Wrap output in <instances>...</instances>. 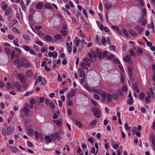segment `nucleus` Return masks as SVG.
I'll use <instances>...</instances> for the list:
<instances>
[{"instance_id": "49530a36", "label": "nucleus", "mask_w": 155, "mask_h": 155, "mask_svg": "<svg viewBox=\"0 0 155 155\" xmlns=\"http://www.w3.org/2000/svg\"><path fill=\"white\" fill-rule=\"evenodd\" d=\"M33 90H32L31 91H27L25 94V96H29L33 93Z\"/></svg>"}, {"instance_id": "13d9d810", "label": "nucleus", "mask_w": 155, "mask_h": 155, "mask_svg": "<svg viewBox=\"0 0 155 155\" xmlns=\"http://www.w3.org/2000/svg\"><path fill=\"white\" fill-rule=\"evenodd\" d=\"M68 115L71 116L72 115V111L70 108H69L68 110Z\"/></svg>"}, {"instance_id": "412c9836", "label": "nucleus", "mask_w": 155, "mask_h": 155, "mask_svg": "<svg viewBox=\"0 0 155 155\" xmlns=\"http://www.w3.org/2000/svg\"><path fill=\"white\" fill-rule=\"evenodd\" d=\"M66 45L67 48L68 49V52L69 53H70L72 50V48L71 47H70V46L69 45V44L67 42L66 43Z\"/></svg>"}, {"instance_id": "b1692460", "label": "nucleus", "mask_w": 155, "mask_h": 155, "mask_svg": "<svg viewBox=\"0 0 155 155\" xmlns=\"http://www.w3.org/2000/svg\"><path fill=\"white\" fill-rule=\"evenodd\" d=\"M105 7L107 9H109L112 7V4L110 3L106 4H105Z\"/></svg>"}, {"instance_id": "6e6d98bb", "label": "nucleus", "mask_w": 155, "mask_h": 155, "mask_svg": "<svg viewBox=\"0 0 155 155\" xmlns=\"http://www.w3.org/2000/svg\"><path fill=\"white\" fill-rule=\"evenodd\" d=\"M23 38L26 40H28L29 39V38L28 36L26 35H23Z\"/></svg>"}, {"instance_id": "cd10ccee", "label": "nucleus", "mask_w": 155, "mask_h": 155, "mask_svg": "<svg viewBox=\"0 0 155 155\" xmlns=\"http://www.w3.org/2000/svg\"><path fill=\"white\" fill-rule=\"evenodd\" d=\"M18 42V38H16L13 41V43L16 46H19Z\"/></svg>"}, {"instance_id": "5701e85b", "label": "nucleus", "mask_w": 155, "mask_h": 155, "mask_svg": "<svg viewBox=\"0 0 155 155\" xmlns=\"http://www.w3.org/2000/svg\"><path fill=\"white\" fill-rule=\"evenodd\" d=\"M45 39L47 41H51L52 40V38L49 35H46L45 37Z\"/></svg>"}, {"instance_id": "79ce46f5", "label": "nucleus", "mask_w": 155, "mask_h": 155, "mask_svg": "<svg viewBox=\"0 0 155 155\" xmlns=\"http://www.w3.org/2000/svg\"><path fill=\"white\" fill-rule=\"evenodd\" d=\"M132 130V134L133 135H135L136 134V133L137 132V129L136 127H133Z\"/></svg>"}, {"instance_id": "ea45409f", "label": "nucleus", "mask_w": 155, "mask_h": 155, "mask_svg": "<svg viewBox=\"0 0 155 155\" xmlns=\"http://www.w3.org/2000/svg\"><path fill=\"white\" fill-rule=\"evenodd\" d=\"M113 62L117 64H120V61L117 59H114L113 60Z\"/></svg>"}, {"instance_id": "0eeeda50", "label": "nucleus", "mask_w": 155, "mask_h": 155, "mask_svg": "<svg viewBox=\"0 0 155 155\" xmlns=\"http://www.w3.org/2000/svg\"><path fill=\"white\" fill-rule=\"evenodd\" d=\"M76 93V91H72L71 93H69L67 94V97L68 99H69L71 98L72 97L75 95Z\"/></svg>"}, {"instance_id": "603ef678", "label": "nucleus", "mask_w": 155, "mask_h": 155, "mask_svg": "<svg viewBox=\"0 0 155 155\" xmlns=\"http://www.w3.org/2000/svg\"><path fill=\"white\" fill-rule=\"evenodd\" d=\"M129 54L131 56H133L134 55V53L132 49H131L129 51Z\"/></svg>"}, {"instance_id": "6e6552de", "label": "nucleus", "mask_w": 155, "mask_h": 155, "mask_svg": "<svg viewBox=\"0 0 155 155\" xmlns=\"http://www.w3.org/2000/svg\"><path fill=\"white\" fill-rule=\"evenodd\" d=\"M14 85L15 87L19 91H21V87L19 82H15L14 83Z\"/></svg>"}, {"instance_id": "7ed1b4c3", "label": "nucleus", "mask_w": 155, "mask_h": 155, "mask_svg": "<svg viewBox=\"0 0 155 155\" xmlns=\"http://www.w3.org/2000/svg\"><path fill=\"white\" fill-rule=\"evenodd\" d=\"M63 134L62 131L56 132L54 134H51V135L53 140H55L57 139L60 140L61 138V135Z\"/></svg>"}, {"instance_id": "774afa93", "label": "nucleus", "mask_w": 155, "mask_h": 155, "mask_svg": "<svg viewBox=\"0 0 155 155\" xmlns=\"http://www.w3.org/2000/svg\"><path fill=\"white\" fill-rule=\"evenodd\" d=\"M36 43L40 46H43V43L41 41H37Z\"/></svg>"}, {"instance_id": "09e8293b", "label": "nucleus", "mask_w": 155, "mask_h": 155, "mask_svg": "<svg viewBox=\"0 0 155 155\" xmlns=\"http://www.w3.org/2000/svg\"><path fill=\"white\" fill-rule=\"evenodd\" d=\"M34 48L35 50L37 51L38 52L39 51V48L37 45H34Z\"/></svg>"}, {"instance_id": "c9c22d12", "label": "nucleus", "mask_w": 155, "mask_h": 155, "mask_svg": "<svg viewBox=\"0 0 155 155\" xmlns=\"http://www.w3.org/2000/svg\"><path fill=\"white\" fill-rule=\"evenodd\" d=\"M115 48H116V46H115L114 45H110L109 48V49L110 50H111V51L112 50L113 51L115 50Z\"/></svg>"}, {"instance_id": "a18cd8bd", "label": "nucleus", "mask_w": 155, "mask_h": 155, "mask_svg": "<svg viewBox=\"0 0 155 155\" xmlns=\"http://www.w3.org/2000/svg\"><path fill=\"white\" fill-rule=\"evenodd\" d=\"M122 89L123 91L124 92H126L127 91V87L126 86H124L122 87Z\"/></svg>"}, {"instance_id": "f8f14e48", "label": "nucleus", "mask_w": 155, "mask_h": 155, "mask_svg": "<svg viewBox=\"0 0 155 155\" xmlns=\"http://www.w3.org/2000/svg\"><path fill=\"white\" fill-rule=\"evenodd\" d=\"M45 139L48 142L51 143L52 140V138L49 135L46 136L45 137Z\"/></svg>"}, {"instance_id": "9b49d317", "label": "nucleus", "mask_w": 155, "mask_h": 155, "mask_svg": "<svg viewBox=\"0 0 155 155\" xmlns=\"http://www.w3.org/2000/svg\"><path fill=\"white\" fill-rule=\"evenodd\" d=\"M44 4L41 2H39L36 4L35 6L37 9H41L43 7Z\"/></svg>"}, {"instance_id": "4468645a", "label": "nucleus", "mask_w": 155, "mask_h": 155, "mask_svg": "<svg viewBox=\"0 0 155 155\" xmlns=\"http://www.w3.org/2000/svg\"><path fill=\"white\" fill-rule=\"evenodd\" d=\"M44 6L45 8L48 9H52L53 8V7L51 6V4L48 3H45Z\"/></svg>"}, {"instance_id": "423d86ee", "label": "nucleus", "mask_w": 155, "mask_h": 155, "mask_svg": "<svg viewBox=\"0 0 155 155\" xmlns=\"http://www.w3.org/2000/svg\"><path fill=\"white\" fill-rule=\"evenodd\" d=\"M23 111L26 116L29 115V113L30 112V109L26 107H24L22 110H20V112Z\"/></svg>"}, {"instance_id": "1a4fd4ad", "label": "nucleus", "mask_w": 155, "mask_h": 155, "mask_svg": "<svg viewBox=\"0 0 155 155\" xmlns=\"http://www.w3.org/2000/svg\"><path fill=\"white\" fill-rule=\"evenodd\" d=\"M127 69L128 71V74L132 78L133 77V68H131L130 67H128L127 68Z\"/></svg>"}, {"instance_id": "37998d69", "label": "nucleus", "mask_w": 155, "mask_h": 155, "mask_svg": "<svg viewBox=\"0 0 155 155\" xmlns=\"http://www.w3.org/2000/svg\"><path fill=\"white\" fill-rule=\"evenodd\" d=\"M5 86V84L3 83L2 80H0V88H2Z\"/></svg>"}, {"instance_id": "8fccbe9b", "label": "nucleus", "mask_w": 155, "mask_h": 155, "mask_svg": "<svg viewBox=\"0 0 155 155\" xmlns=\"http://www.w3.org/2000/svg\"><path fill=\"white\" fill-rule=\"evenodd\" d=\"M38 34L40 36H43L44 35V33L42 31H39L38 32Z\"/></svg>"}, {"instance_id": "0e129e2a", "label": "nucleus", "mask_w": 155, "mask_h": 155, "mask_svg": "<svg viewBox=\"0 0 155 155\" xmlns=\"http://www.w3.org/2000/svg\"><path fill=\"white\" fill-rule=\"evenodd\" d=\"M62 9L64 12H67L68 14L69 15H71V13L69 12L68 11V10L66 9L65 8H62Z\"/></svg>"}, {"instance_id": "5fc2aeb1", "label": "nucleus", "mask_w": 155, "mask_h": 155, "mask_svg": "<svg viewBox=\"0 0 155 155\" xmlns=\"http://www.w3.org/2000/svg\"><path fill=\"white\" fill-rule=\"evenodd\" d=\"M111 27L113 29L117 31L119 29L118 27L116 26L112 25L111 26Z\"/></svg>"}, {"instance_id": "052dcab7", "label": "nucleus", "mask_w": 155, "mask_h": 155, "mask_svg": "<svg viewBox=\"0 0 155 155\" xmlns=\"http://www.w3.org/2000/svg\"><path fill=\"white\" fill-rule=\"evenodd\" d=\"M151 141L153 146H155V137H153L152 138Z\"/></svg>"}, {"instance_id": "f3484780", "label": "nucleus", "mask_w": 155, "mask_h": 155, "mask_svg": "<svg viewBox=\"0 0 155 155\" xmlns=\"http://www.w3.org/2000/svg\"><path fill=\"white\" fill-rule=\"evenodd\" d=\"M75 123L76 125L78 126L79 127L81 128L82 127V124L81 122L80 121H78L76 119L75 120Z\"/></svg>"}, {"instance_id": "de8ad7c7", "label": "nucleus", "mask_w": 155, "mask_h": 155, "mask_svg": "<svg viewBox=\"0 0 155 155\" xmlns=\"http://www.w3.org/2000/svg\"><path fill=\"white\" fill-rule=\"evenodd\" d=\"M11 9H7L5 12V14L7 15H8L11 12Z\"/></svg>"}, {"instance_id": "473e14b6", "label": "nucleus", "mask_w": 155, "mask_h": 155, "mask_svg": "<svg viewBox=\"0 0 155 155\" xmlns=\"http://www.w3.org/2000/svg\"><path fill=\"white\" fill-rule=\"evenodd\" d=\"M61 38V35L60 34H57L54 36V38L56 39H59Z\"/></svg>"}, {"instance_id": "2eb2a0df", "label": "nucleus", "mask_w": 155, "mask_h": 155, "mask_svg": "<svg viewBox=\"0 0 155 155\" xmlns=\"http://www.w3.org/2000/svg\"><path fill=\"white\" fill-rule=\"evenodd\" d=\"M133 89L135 90L136 92L139 93L140 92L139 88L137 87L136 84H134L132 86Z\"/></svg>"}, {"instance_id": "4c0bfd02", "label": "nucleus", "mask_w": 155, "mask_h": 155, "mask_svg": "<svg viewBox=\"0 0 155 155\" xmlns=\"http://www.w3.org/2000/svg\"><path fill=\"white\" fill-rule=\"evenodd\" d=\"M53 122L56 123V124L58 126L60 127L61 125V123L60 121L55 120H53Z\"/></svg>"}, {"instance_id": "f704fd0d", "label": "nucleus", "mask_w": 155, "mask_h": 155, "mask_svg": "<svg viewBox=\"0 0 155 155\" xmlns=\"http://www.w3.org/2000/svg\"><path fill=\"white\" fill-rule=\"evenodd\" d=\"M29 52L32 55H36L37 54V53L32 49H30Z\"/></svg>"}, {"instance_id": "20e7f679", "label": "nucleus", "mask_w": 155, "mask_h": 155, "mask_svg": "<svg viewBox=\"0 0 155 155\" xmlns=\"http://www.w3.org/2000/svg\"><path fill=\"white\" fill-rule=\"evenodd\" d=\"M92 112H93L94 114V116L99 118L100 116V110L98 108L93 107L91 109Z\"/></svg>"}, {"instance_id": "3c124183", "label": "nucleus", "mask_w": 155, "mask_h": 155, "mask_svg": "<svg viewBox=\"0 0 155 155\" xmlns=\"http://www.w3.org/2000/svg\"><path fill=\"white\" fill-rule=\"evenodd\" d=\"M12 30L14 32H16L18 34H20V33L19 31L15 28H14L12 29Z\"/></svg>"}, {"instance_id": "39448f33", "label": "nucleus", "mask_w": 155, "mask_h": 155, "mask_svg": "<svg viewBox=\"0 0 155 155\" xmlns=\"http://www.w3.org/2000/svg\"><path fill=\"white\" fill-rule=\"evenodd\" d=\"M20 81L22 83H25L26 82V77L22 74H20L18 75Z\"/></svg>"}, {"instance_id": "72a5a7b5", "label": "nucleus", "mask_w": 155, "mask_h": 155, "mask_svg": "<svg viewBox=\"0 0 155 155\" xmlns=\"http://www.w3.org/2000/svg\"><path fill=\"white\" fill-rule=\"evenodd\" d=\"M40 134H39L37 131H36L34 133V135L35 137L37 139H38L39 137Z\"/></svg>"}, {"instance_id": "6ab92c4d", "label": "nucleus", "mask_w": 155, "mask_h": 155, "mask_svg": "<svg viewBox=\"0 0 155 155\" xmlns=\"http://www.w3.org/2000/svg\"><path fill=\"white\" fill-rule=\"evenodd\" d=\"M134 100L132 97H130L127 99V103L129 104H132L133 103Z\"/></svg>"}, {"instance_id": "c756f323", "label": "nucleus", "mask_w": 155, "mask_h": 155, "mask_svg": "<svg viewBox=\"0 0 155 155\" xmlns=\"http://www.w3.org/2000/svg\"><path fill=\"white\" fill-rule=\"evenodd\" d=\"M49 105L50 107L52 109H54L55 108V105L52 102H49Z\"/></svg>"}, {"instance_id": "aec40b11", "label": "nucleus", "mask_w": 155, "mask_h": 155, "mask_svg": "<svg viewBox=\"0 0 155 155\" xmlns=\"http://www.w3.org/2000/svg\"><path fill=\"white\" fill-rule=\"evenodd\" d=\"M80 71L79 75L81 78H83L85 74V71L83 70H81L80 69H79Z\"/></svg>"}, {"instance_id": "69168bd1", "label": "nucleus", "mask_w": 155, "mask_h": 155, "mask_svg": "<svg viewBox=\"0 0 155 155\" xmlns=\"http://www.w3.org/2000/svg\"><path fill=\"white\" fill-rule=\"evenodd\" d=\"M22 86L23 88L25 90L27 89L29 87L28 85L27 84H24Z\"/></svg>"}, {"instance_id": "f03ea898", "label": "nucleus", "mask_w": 155, "mask_h": 155, "mask_svg": "<svg viewBox=\"0 0 155 155\" xmlns=\"http://www.w3.org/2000/svg\"><path fill=\"white\" fill-rule=\"evenodd\" d=\"M102 100L103 102L105 100L106 98L107 101L110 102L112 101V97L109 93H106L104 91H103L101 93Z\"/></svg>"}, {"instance_id": "864d4df0", "label": "nucleus", "mask_w": 155, "mask_h": 155, "mask_svg": "<svg viewBox=\"0 0 155 155\" xmlns=\"http://www.w3.org/2000/svg\"><path fill=\"white\" fill-rule=\"evenodd\" d=\"M27 146L29 147H31L32 146V143L30 141H27Z\"/></svg>"}, {"instance_id": "a211bd4d", "label": "nucleus", "mask_w": 155, "mask_h": 155, "mask_svg": "<svg viewBox=\"0 0 155 155\" xmlns=\"http://www.w3.org/2000/svg\"><path fill=\"white\" fill-rule=\"evenodd\" d=\"M131 59V57L130 55H127L124 58V60L125 62H128Z\"/></svg>"}, {"instance_id": "ddd939ff", "label": "nucleus", "mask_w": 155, "mask_h": 155, "mask_svg": "<svg viewBox=\"0 0 155 155\" xmlns=\"http://www.w3.org/2000/svg\"><path fill=\"white\" fill-rule=\"evenodd\" d=\"M134 29L137 30H138V33L139 34H140L142 33L143 31V28L140 26H137L134 27Z\"/></svg>"}, {"instance_id": "7c9ffc66", "label": "nucleus", "mask_w": 155, "mask_h": 155, "mask_svg": "<svg viewBox=\"0 0 155 155\" xmlns=\"http://www.w3.org/2000/svg\"><path fill=\"white\" fill-rule=\"evenodd\" d=\"M60 33L64 36H65L67 34V31L65 30H61Z\"/></svg>"}, {"instance_id": "4d7b16f0", "label": "nucleus", "mask_w": 155, "mask_h": 155, "mask_svg": "<svg viewBox=\"0 0 155 155\" xmlns=\"http://www.w3.org/2000/svg\"><path fill=\"white\" fill-rule=\"evenodd\" d=\"M143 52V50L141 48H138L137 49V52L139 53H141Z\"/></svg>"}, {"instance_id": "393cba45", "label": "nucleus", "mask_w": 155, "mask_h": 155, "mask_svg": "<svg viewBox=\"0 0 155 155\" xmlns=\"http://www.w3.org/2000/svg\"><path fill=\"white\" fill-rule=\"evenodd\" d=\"M20 4H21V6L22 9L24 11H25L26 9V8L25 5L24 3V2L23 1L21 2Z\"/></svg>"}, {"instance_id": "dca6fc26", "label": "nucleus", "mask_w": 155, "mask_h": 155, "mask_svg": "<svg viewBox=\"0 0 155 155\" xmlns=\"http://www.w3.org/2000/svg\"><path fill=\"white\" fill-rule=\"evenodd\" d=\"M9 148L11 149L12 152L13 153H17L18 152V150L16 147H14L10 146Z\"/></svg>"}, {"instance_id": "2f4dec72", "label": "nucleus", "mask_w": 155, "mask_h": 155, "mask_svg": "<svg viewBox=\"0 0 155 155\" xmlns=\"http://www.w3.org/2000/svg\"><path fill=\"white\" fill-rule=\"evenodd\" d=\"M97 57L99 58L100 59H101L102 58V57L103 54L102 52L100 51L97 52Z\"/></svg>"}, {"instance_id": "338daca9", "label": "nucleus", "mask_w": 155, "mask_h": 155, "mask_svg": "<svg viewBox=\"0 0 155 155\" xmlns=\"http://www.w3.org/2000/svg\"><path fill=\"white\" fill-rule=\"evenodd\" d=\"M138 2L142 6H143L144 5V4L143 3V0H137Z\"/></svg>"}, {"instance_id": "c85d7f7f", "label": "nucleus", "mask_w": 155, "mask_h": 155, "mask_svg": "<svg viewBox=\"0 0 155 155\" xmlns=\"http://www.w3.org/2000/svg\"><path fill=\"white\" fill-rule=\"evenodd\" d=\"M7 134L8 135H9L11 134L12 131V128L11 127H8L7 128Z\"/></svg>"}, {"instance_id": "58836bf2", "label": "nucleus", "mask_w": 155, "mask_h": 155, "mask_svg": "<svg viewBox=\"0 0 155 155\" xmlns=\"http://www.w3.org/2000/svg\"><path fill=\"white\" fill-rule=\"evenodd\" d=\"M84 87L88 91H91L92 90V89L90 88V87H89L87 84H84Z\"/></svg>"}, {"instance_id": "c03bdc74", "label": "nucleus", "mask_w": 155, "mask_h": 155, "mask_svg": "<svg viewBox=\"0 0 155 155\" xmlns=\"http://www.w3.org/2000/svg\"><path fill=\"white\" fill-rule=\"evenodd\" d=\"M6 87L8 90L10 89L11 87L10 83L9 82H7L6 84Z\"/></svg>"}, {"instance_id": "bb28decb", "label": "nucleus", "mask_w": 155, "mask_h": 155, "mask_svg": "<svg viewBox=\"0 0 155 155\" xmlns=\"http://www.w3.org/2000/svg\"><path fill=\"white\" fill-rule=\"evenodd\" d=\"M22 48H23L26 51H28L30 50V48L29 47L25 45H22Z\"/></svg>"}, {"instance_id": "f257e3e1", "label": "nucleus", "mask_w": 155, "mask_h": 155, "mask_svg": "<svg viewBox=\"0 0 155 155\" xmlns=\"http://www.w3.org/2000/svg\"><path fill=\"white\" fill-rule=\"evenodd\" d=\"M14 64L17 65L18 68L21 67L23 66L25 67H28L30 66L29 62L27 61V59L25 57H22L15 60L14 61Z\"/></svg>"}, {"instance_id": "680f3d73", "label": "nucleus", "mask_w": 155, "mask_h": 155, "mask_svg": "<svg viewBox=\"0 0 155 155\" xmlns=\"http://www.w3.org/2000/svg\"><path fill=\"white\" fill-rule=\"evenodd\" d=\"M91 101L92 104H94L95 106H97L98 105V104L94 100H92Z\"/></svg>"}, {"instance_id": "e2e57ef3", "label": "nucleus", "mask_w": 155, "mask_h": 155, "mask_svg": "<svg viewBox=\"0 0 155 155\" xmlns=\"http://www.w3.org/2000/svg\"><path fill=\"white\" fill-rule=\"evenodd\" d=\"M8 8V5H2V9L3 10L5 11Z\"/></svg>"}, {"instance_id": "4be33fe9", "label": "nucleus", "mask_w": 155, "mask_h": 155, "mask_svg": "<svg viewBox=\"0 0 155 155\" xmlns=\"http://www.w3.org/2000/svg\"><path fill=\"white\" fill-rule=\"evenodd\" d=\"M34 130L32 129H29L28 131V135L30 136H32L33 135V133Z\"/></svg>"}, {"instance_id": "a19ab883", "label": "nucleus", "mask_w": 155, "mask_h": 155, "mask_svg": "<svg viewBox=\"0 0 155 155\" xmlns=\"http://www.w3.org/2000/svg\"><path fill=\"white\" fill-rule=\"evenodd\" d=\"M122 31L125 36H128V31L125 29L123 28L122 30Z\"/></svg>"}, {"instance_id": "9d476101", "label": "nucleus", "mask_w": 155, "mask_h": 155, "mask_svg": "<svg viewBox=\"0 0 155 155\" xmlns=\"http://www.w3.org/2000/svg\"><path fill=\"white\" fill-rule=\"evenodd\" d=\"M129 31L130 34L133 36H136L137 35V34L136 32L134 29H130L129 30Z\"/></svg>"}, {"instance_id": "e433bc0d", "label": "nucleus", "mask_w": 155, "mask_h": 155, "mask_svg": "<svg viewBox=\"0 0 155 155\" xmlns=\"http://www.w3.org/2000/svg\"><path fill=\"white\" fill-rule=\"evenodd\" d=\"M114 58V56L113 55L111 54L107 56L106 58L107 59L110 60L113 58Z\"/></svg>"}, {"instance_id": "a878e982", "label": "nucleus", "mask_w": 155, "mask_h": 155, "mask_svg": "<svg viewBox=\"0 0 155 155\" xmlns=\"http://www.w3.org/2000/svg\"><path fill=\"white\" fill-rule=\"evenodd\" d=\"M145 94L143 92H141L139 95V98L140 99H143L144 98Z\"/></svg>"}, {"instance_id": "bf43d9fd", "label": "nucleus", "mask_w": 155, "mask_h": 155, "mask_svg": "<svg viewBox=\"0 0 155 155\" xmlns=\"http://www.w3.org/2000/svg\"><path fill=\"white\" fill-rule=\"evenodd\" d=\"M113 97L114 99H117L118 98L119 96L117 94H113Z\"/></svg>"}]
</instances>
